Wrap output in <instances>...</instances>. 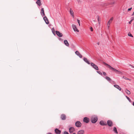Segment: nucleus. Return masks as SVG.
<instances>
[{
	"label": "nucleus",
	"mask_w": 134,
	"mask_h": 134,
	"mask_svg": "<svg viewBox=\"0 0 134 134\" xmlns=\"http://www.w3.org/2000/svg\"><path fill=\"white\" fill-rule=\"evenodd\" d=\"M103 64L107 66H108V67L110 69L112 70V71H114L116 73L118 74H120L121 73V72L120 71H119L113 68L110 65H108V64L106 63L105 62H103Z\"/></svg>",
	"instance_id": "nucleus-1"
},
{
	"label": "nucleus",
	"mask_w": 134,
	"mask_h": 134,
	"mask_svg": "<svg viewBox=\"0 0 134 134\" xmlns=\"http://www.w3.org/2000/svg\"><path fill=\"white\" fill-rule=\"evenodd\" d=\"M98 119V118L97 116H93L91 117V120L92 123H95L97 121Z\"/></svg>",
	"instance_id": "nucleus-2"
},
{
	"label": "nucleus",
	"mask_w": 134,
	"mask_h": 134,
	"mask_svg": "<svg viewBox=\"0 0 134 134\" xmlns=\"http://www.w3.org/2000/svg\"><path fill=\"white\" fill-rule=\"evenodd\" d=\"M91 66L93 67V68L96 70H98L99 69L97 66L94 64L93 63H91Z\"/></svg>",
	"instance_id": "nucleus-3"
},
{
	"label": "nucleus",
	"mask_w": 134,
	"mask_h": 134,
	"mask_svg": "<svg viewBox=\"0 0 134 134\" xmlns=\"http://www.w3.org/2000/svg\"><path fill=\"white\" fill-rule=\"evenodd\" d=\"M107 125L111 127L113 125V123L112 121L110 120H108L107 121Z\"/></svg>",
	"instance_id": "nucleus-4"
},
{
	"label": "nucleus",
	"mask_w": 134,
	"mask_h": 134,
	"mask_svg": "<svg viewBox=\"0 0 134 134\" xmlns=\"http://www.w3.org/2000/svg\"><path fill=\"white\" fill-rule=\"evenodd\" d=\"M72 26L75 31L79 32V30L77 28L76 25L74 24H72Z\"/></svg>",
	"instance_id": "nucleus-5"
},
{
	"label": "nucleus",
	"mask_w": 134,
	"mask_h": 134,
	"mask_svg": "<svg viewBox=\"0 0 134 134\" xmlns=\"http://www.w3.org/2000/svg\"><path fill=\"white\" fill-rule=\"evenodd\" d=\"M90 121L89 118L87 117H85L83 119V121L86 123H88Z\"/></svg>",
	"instance_id": "nucleus-6"
},
{
	"label": "nucleus",
	"mask_w": 134,
	"mask_h": 134,
	"mask_svg": "<svg viewBox=\"0 0 134 134\" xmlns=\"http://www.w3.org/2000/svg\"><path fill=\"white\" fill-rule=\"evenodd\" d=\"M75 125L78 127H80L81 125V124L80 122L77 121L75 123Z\"/></svg>",
	"instance_id": "nucleus-7"
},
{
	"label": "nucleus",
	"mask_w": 134,
	"mask_h": 134,
	"mask_svg": "<svg viewBox=\"0 0 134 134\" xmlns=\"http://www.w3.org/2000/svg\"><path fill=\"white\" fill-rule=\"evenodd\" d=\"M99 124L100 125L102 126L107 125V124L106 122H104L102 120L100 121L99 122Z\"/></svg>",
	"instance_id": "nucleus-8"
},
{
	"label": "nucleus",
	"mask_w": 134,
	"mask_h": 134,
	"mask_svg": "<svg viewBox=\"0 0 134 134\" xmlns=\"http://www.w3.org/2000/svg\"><path fill=\"white\" fill-rule=\"evenodd\" d=\"M75 53L80 58H82V56L78 51H76L75 52Z\"/></svg>",
	"instance_id": "nucleus-9"
},
{
	"label": "nucleus",
	"mask_w": 134,
	"mask_h": 134,
	"mask_svg": "<svg viewBox=\"0 0 134 134\" xmlns=\"http://www.w3.org/2000/svg\"><path fill=\"white\" fill-rule=\"evenodd\" d=\"M56 33L58 36L59 37H62L63 36V34L62 33H60L59 31H56Z\"/></svg>",
	"instance_id": "nucleus-10"
},
{
	"label": "nucleus",
	"mask_w": 134,
	"mask_h": 134,
	"mask_svg": "<svg viewBox=\"0 0 134 134\" xmlns=\"http://www.w3.org/2000/svg\"><path fill=\"white\" fill-rule=\"evenodd\" d=\"M60 118L62 120H64L66 119V116L65 114H63L61 115Z\"/></svg>",
	"instance_id": "nucleus-11"
},
{
	"label": "nucleus",
	"mask_w": 134,
	"mask_h": 134,
	"mask_svg": "<svg viewBox=\"0 0 134 134\" xmlns=\"http://www.w3.org/2000/svg\"><path fill=\"white\" fill-rule=\"evenodd\" d=\"M43 19L45 21V22L47 24H49V22L48 21V19L45 16L43 18Z\"/></svg>",
	"instance_id": "nucleus-12"
},
{
	"label": "nucleus",
	"mask_w": 134,
	"mask_h": 134,
	"mask_svg": "<svg viewBox=\"0 0 134 134\" xmlns=\"http://www.w3.org/2000/svg\"><path fill=\"white\" fill-rule=\"evenodd\" d=\"M69 12H70V13L71 15L73 17V18H74V13L73 11H72V9L71 8H70V9Z\"/></svg>",
	"instance_id": "nucleus-13"
},
{
	"label": "nucleus",
	"mask_w": 134,
	"mask_h": 134,
	"mask_svg": "<svg viewBox=\"0 0 134 134\" xmlns=\"http://www.w3.org/2000/svg\"><path fill=\"white\" fill-rule=\"evenodd\" d=\"M75 131V129L73 127H71L69 128V132L70 133H72Z\"/></svg>",
	"instance_id": "nucleus-14"
},
{
	"label": "nucleus",
	"mask_w": 134,
	"mask_h": 134,
	"mask_svg": "<svg viewBox=\"0 0 134 134\" xmlns=\"http://www.w3.org/2000/svg\"><path fill=\"white\" fill-rule=\"evenodd\" d=\"M55 133L57 134H60L61 133V131L57 129H56L55 130Z\"/></svg>",
	"instance_id": "nucleus-15"
},
{
	"label": "nucleus",
	"mask_w": 134,
	"mask_h": 134,
	"mask_svg": "<svg viewBox=\"0 0 134 134\" xmlns=\"http://www.w3.org/2000/svg\"><path fill=\"white\" fill-rule=\"evenodd\" d=\"M41 13L43 16H45V15L44 9L43 8H42L41 9Z\"/></svg>",
	"instance_id": "nucleus-16"
},
{
	"label": "nucleus",
	"mask_w": 134,
	"mask_h": 134,
	"mask_svg": "<svg viewBox=\"0 0 134 134\" xmlns=\"http://www.w3.org/2000/svg\"><path fill=\"white\" fill-rule=\"evenodd\" d=\"M36 3L39 6H40L42 5V4H41L40 0H37V1L36 2Z\"/></svg>",
	"instance_id": "nucleus-17"
},
{
	"label": "nucleus",
	"mask_w": 134,
	"mask_h": 134,
	"mask_svg": "<svg viewBox=\"0 0 134 134\" xmlns=\"http://www.w3.org/2000/svg\"><path fill=\"white\" fill-rule=\"evenodd\" d=\"M83 60L86 63L88 64H90V63L89 62L88 60L85 57L83 58Z\"/></svg>",
	"instance_id": "nucleus-18"
},
{
	"label": "nucleus",
	"mask_w": 134,
	"mask_h": 134,
	"mask_svg": "<svg viewBox=\"0 0 134 134\" xmlns=\"http://www.w3.org/2000/svg\"><path fill=\"white\" fill-rule=\"evenodd\" d=\"M114 86L115 87L118 89L119 90L121 91V88L118 85H115Z\"/></svg>",
	"instance_id": "nucleus-19"
},
{
	"label": "nucleus",
	"mask_w": 134,
	"mask_h": 134,
	"mask_svg": "<svg viewBox=\"0 0 134 134\" xmlns=\"http://www.w3.org/2000/svg\"><path fill=\"white\" fill-rule=\"evenodd\" d=\"M64 43L66 46H69V43L67 40H65L64 41Z\"/></svg>",
	"instance_id": "nucleus-20"
},
{
	"label": "nucleus",
	"mask_w": 134,
	"mask_h": 134,
	"mask_svg": "<svg viewBox=\"0 0 134 134\" xmlns=\"http://www.w3.org/2000/svg\"><path fill=\"white\" fill-rule=\"evenodd\" d=\"M105 78L109 82H111V79L109 77L106 76L105 77Z\"/></svg>",
	"instance_id": "nucleus-21"
},
{
	"label": "nucleus",
	"mask_w": 134,
	"mask_h": 134,
	"mask_svg": "<svg viewBox=\"0 0 134 134\" xmlns=\"http://www.w3.org/2000/svg\"><path fill=\"white\" fill-rule=\"evenodd\" d=\"M84 133V131L83 130H80L78 132L77 134H83Z\"/></svg>",
	"instance_id": "nucleus-22"
},
{
	"label": "nucleus",
	"mask_w": 134,
	"mask_h": 134,
	"mask_svg": "<svg viewBox=\"0 0 134 134\" xmlns=\"http://www.w3.org/2000/svg\"><path fill=\"white\" fill-rule=\"evenodd\" d=\"M113 131L115 133H116V134L118 133V132L117 131V129L116 127H114Z\"/></svg>",
	"instance_id": "nucleus-23"
},
{
	"label": "nucleus",
	"mask_w": 134,
	"mask_h": 134,
	"mask_svg": "<svg viewBox=\"0 0 134 134\" xmlns=\"http://www.w3.org/2000/svg\"><path fill=\"white\" fill-rule=\"evenodd\" d=\"M125 92L126 93H127L128 94H130V92L129 91L127 90H125Z\"/></svg>",
	"instance_id": "nucleus-24"
},
{
	"label": "nucleus",
	"mask_w": 134,
	"mask_h": 134,
	"mask_svg": "<svg viewBox=\"0 0 134 134\" xmlns=\"http://www.w3.org/2000/svg\"><path fill=\"white\" fill-rule=\"evenodd\" d=\"M123 78H124V79L126 80H131L127 78L125 76H123Z\"/></svg>",
	"instance_id": "nucleus-25"
},
{
	"label": "nucleus",
	"mask_w": 134,
	"mask_h": 134,
	"mask_svg": "<svg viewBox=\"0 0 134 134\" xmlns=\"http://www.w3.org/2000/svg\"><path fill=\"white\" fill-rule=\"evenodd\" d=\"M128 36H130V37H133V36L130 33H129L128 34Z\"/></svg>",
	"instance_id": "nucleus-26"
},
{
	"label": "nucleus",
	"mask_w": 134,
	"mask_h": 134,
	"mask_svg": "<svg viewBox=\"0 0 134 134\" xmlns=\"http://www.w3.org/2000/svg\"><path fill=\"white\" fill-rule=\"evenodd\" d=\"M52 32L54 34V33L55 32V29L54 28H53L52 29Z\"/></svg>",
	"instance_id": "nucleus-27"
},
{
	"label": "nucleus",
	"mask_w": 134,
	"mask_h": 134,
	"mask_svg": "<svg viewBox=\"0 0 134 134\" xmlns=\"http://www.w3.org/2000/svg\"><path fill=\"white\" fill-rule=\"evenodd\" d=\"M126 98H127V99L129 100V101L130 102H131V100L127 96H126Z\"/></svg>",
	"instance_id": "nucleus-28"
},
{
	"label": "nucleus",
	"mask_w": 134,
	"mask_h": 134,
	"mask_svg": "<svg viewBox=\"0 0 134 134\" xmlns=\"http://www.w3.org/2000/svg\"><path fill=\"white\" fill-rule=\"evenodd\" d=\"M97 72L100 75H102V73L100 71H97Z\"/></svg>",
	"instance_id": "nucleus-29"
},
{
	"label": "nucleus",
	"mask_w": 134,
	"mask_h": 134,
	"mask_svg": "<svg viewBox=\"0 0 134 134\" xmlns=\"http://www.w3.org/2000/svg\"><path fill=\"white\" fill-rule=\"evenodd\" d=\"M110 24L109 23H107V25L108 29H109V27L110 26Z\"/></svg>",
	"instance_id": "nucleus-30"
},
{
	"label": "nucleus",
	"mask_w": 134,
	"mask_h": 134,
	"mask_svg": "<svg viewBox=\"0 0 134 134\" xmlns=\"http://www.w3.org/2000/svg\"><path fill=\"white\" fill-rule=\"evenodd\" d=\"M77 21L78 23L79 24V26H80V20L78 19H77Z\"/></svg>",
	"instance_id": "nucleus-31"
},
{
	"label": "nucleus",
	"mask_w": 134,
	"mask_h": 134,
	"mask_svg": "<svg viewBox=\"0 0 134 134\" xmlns=\"http://www.w3.org/2000/svg\"><path fill=\"white\" fill-rule=\"evenodd\" d=\"M113 17H112L109 20H110V21H112V20H113Z\"/></svg>",
	"instance_id": "nucleus-32"
},
{
	"label": "nucleus",
	"mask_w": 134,
	"mask_h": 134,
	"mask_svg": "<svg viewBox=\"0 0 134 134\" xmlns=\"http://www.w3.org/2000/svg\"><path fill=\"white\" fill-rule=\"evenodd\" d=\"M103 75L104 76H106L107 75L106 73L104 72H103Z\"/></svg>",
	"instance_id": "nucleus-33"
},
{
	"label": "nucleus",
	"mask_w": 134,
	"mask_h": 134,
	"mask_svg": "<svg viewBox=\"0 0 134 134\" xmlns=\"http://www.w3.org/2000/svg\"><path fill=\"white\" fill-rule=\"evenodd\" d=\"M64 134H68V133L67 132L65 131L64 132Z\"/></svg>",
	"instance_id": "nucleus-34"
},
{
	"label": "nucleus",
	"mask_w": 134,
	"mask_h": 134,
	"mask_svg": "<svg viewBox=\"0 0 134 134\" xmlns=\"http://www.w3.org/2000/svg\"><path fill=\"white\" fill-rule=\"evenodd\" d=\"M132 9V8L128 9V11H130Z\"/></svg>",
	"instance_id": "nucleus-35"
},
{
	"label": "nucleus",
	"mask_w": 134,
	"mask_h": 134,
	"mask_svg": "<svg viewBox=\"0 0 134 134\" xmlns=\"http://www.w3.org/2000/svg\"><path fill=\"white\" fill-rule=\"evenodd\" d=\"M97 17H98V18H97L98 20V22H99V16H98Z\"/></svg>",
	"instance_id": "nucleus-36"
},
{
	"label": "nucleus",
	"mask_w": 134,
	"mask_h": 134,
	"mask_svg": "<svg viewBox=\"0 0 134 134\" xmlns=\"http://www.w3.org/2000/svg\"><path fill=\"white\" fill-rule=\"evenodd\" d=\"M111 22H112V21H111L110 20H109V21L108 22V23H109L110 24V23H111Z\"/></svg>",
	"instance_id": "nucleus-37"
},
{
	"label": "nucleus",
	"mask_w": 134,
	"mask_h": 134,
	"mask_svg": "<svg viewBox=\"0 0 134 134\" xmlns=\"http://www.w3.org/2000/svg\"><path fill=\"white\" fill-rule=\"evenodd\" d=\"M134 20V17H133L132 18L131 20V21H132Z\"/></svg>",
	"instance_id": "nucleus-38"
},
{
	"label": "nucleus",
	"mask_w": 134,
	"mask_h": 134,
	"mask_svg": "<svg viewBox=\"0 0 134 134\" xmlns=\"http://www.w3.org/2000/svg\"><path fill=\"white\" fill-rule=\"evenodd\" d=\"M114 3H115L114 2H111V3L110 4H114Z\"/></svg>",
	"instance_id": "nucleus-39"
},
{
	"label": "nucleus",
	"mask_w": 134,
	"mask_h": 134,
	"mask_svg": "<svg viewBox=\"0 0 134 134\" xmlns=\"http://www.w3.org/2000/svg\"><path fill=\"white\" fill-rule=\"evenodd\" d=\"M90 29L91 31H93V29L92 28V27H91Z\"/></svg>",
	"instance_id": "nucleus-40"
},
{
	"label": "nucleus",
	"mask_w": 134,
	"mask_h": 134,
	"mask_svg": "<svg viewBox=\"0 0 134 134\" xmlns=\"http://www.w3.org/2000/svg\"><path fill=\"white\" fill-rule=\"evenodd\" d=\"M132 21H131V20L129 22V24H130L131 23V22H132Z\"/></svg>",
	"instance_id": "nucleus-41"
},
{
	"label": "nucleus",
	"mask_w": 134,
	"mask_h": 134,
	"mask_svg": "<svg viewBox=\"0 0 134 134\" xmlns=\"http://www.w3.org/2000/svg\"><path fill=\"white\" fill-rule=\"evenodd\" d=\"M97 44L98 45H99V42H97Z\"/></svg>",
	"instance_id": "nucleus-42"
},
{
	"label": "nucleus",
	"mask_w": 134,
	"mask_h": 134,
	"mask_svg": "<svg viewBox=\"0 0 134 134\" xmlns=\"http://www.w3.org/2000/svg\"><path fill=\"white\" fill-rule=\"evenodd\" d=\"M133 68H134V66H133L131 65H130Z\"/></svg>",
	"instance_id": "nucleus-43"
},
{
	"label": "nucleus",
	"mask_w": 134,
	"mask_h": 134,
	"mask_svg": "<svg viewBox=\"0 0 134 134\" xmlns=\"http://www.w3.org/2000/svg\"><path fill=\"white\" fill-rule=\"evenodd\" d=\"M133 106H134V102H133Z\"/></svg>",
	"instance_id": "nucleus-44"
},
{
	"label": "nucleus",
	"mask_w": 134,
	"mask_h": 134,
	"mask_svg": "<svg viewBox=\"0 0 134 134\" xmlns=\"http://www.w3.org/2000/svg\"><path fill=\"white\" fill-rule=\"evenodd\" d=\"M47 134H52L51 133H47Z\"/></svg>",
	"instance_id": "nucleus-45"
},
{
	"label": "nucleus",
	"mask_w": 134,
	"mask_h": 134,
	"mask_svg": "<svg viewBox=\"0 0 134 134\" xmlns=\"http://www.w3.org/2000/svg\"><path fill=\"white\" fill-rule=\"evenodd\" d=\"M72 134H76L75 133H74Z\"/></svg>",
	"instance_id": "nucleus-46"
}]
</instances>
